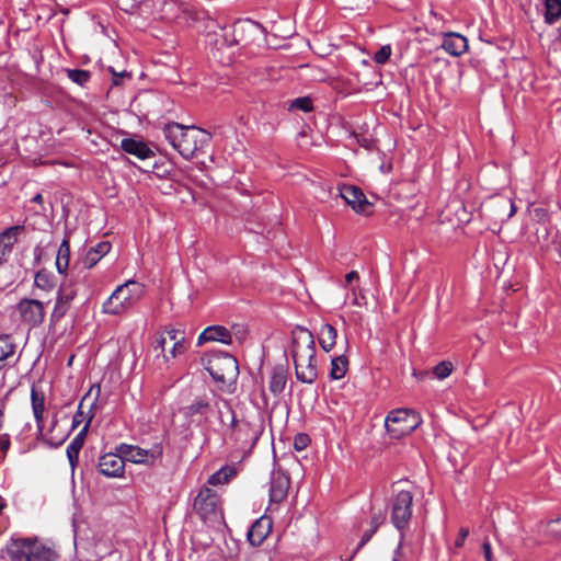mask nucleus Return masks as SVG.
Instances as JSON below:
<instances>
[{
  "label": "nucleus",
  "mask_w": 561,
  "mask_h": 561,
  "mask_svg": "<svg viewBox=\"0 0 561 561\" xmlns=\"http://www.w3.org/2000/svg\"><path fill=\"white\" fill-rule=\"evenodd\" d=\"M83 400H84V398L81 400L78 411L72 417L71 430H75L76 427H78L83 421V412L81 411V408L83 405Z\"/></svg>",
  "instance_id": "37998d69"
},
{
  "label": "nucleus",
  "mask_w": 561,
  "mask_h": 561,
  "mask_svg": "<svg viewBox=\"0 0 561 561\" xmlns=\"http://www.w3.org/2000/svg\"><path fill=\"white\" fill-rule=\"evenodd\" d=\"M390 520L392 525L401 533V540L393 552L392 561H399L402 556V540L404 531L409 528L413 512V493L411 491L398 492L390 504Z\"/></svg>",
  "instance_id": "20e7f679"
},
{
  "label": "nucleus",
  "mask_w": 561,
  "mask_h": 561,
  "mask_svg": "<svg viewBox=\"0 0 561 561\" xmlns=\"http://www.w3.org/2000/svg\"><path fill=\"white\" fill-rule=\"evenodd\" d=\"M93 415H90L84 426L81 428V431L73 437L71 443L67 447V458L69 460V463L72 468L78 463L79 460V454L84 445V440L90 427V424L92 422Z\"/></svg>",
  "instance_id": "4be33fe9"
},
{
  "label": "nucleus",
  "mask_w": 561,
  "mask_h": 561,
  "mask_svg": "<svg viewBox=\"0 0 561 561\" xmlns=\"http://www.w3.org/2000/svg\"><path fill=\"white\" fill-rule=\"evenodd\" d=\"M391 56V47L390 45H385L380 47L374 55V61L378 65L386 64Z\"/></svg>",
  "instance_id": "4c0bfd02"
},
{
  "label": "nucleus",
  "mask_w": 561,
  "mask_h": 561,
  "mask_svg": "<svg viewBox=\"0 0 561 561\" xmlns=\"http://www.w3.org/2000/svg\"><path fill=\"white\" fill-rule=\"evenodd\" d=\"M310 444V437L308 434L299 433L294 438V448L297 451H301L308 447Z\"/></svg>",
  "instance_id": "ea45409f"
},
{
  "label": "nucleus",
  "mask_w": 561,
  "mask_h": 561,
  "mask_svg": "<svg viewBox=\"0 0 561 561\" xmlns=\"http://www.w3.org/2000/svg\"><path fill=\"white\" fill-rule=\"evenodd\" d=\"M290 486L289 476L282 471H273L270 480V502L272 504L282 503L288 494Z\"/></svg>",
  "instance_id": "2eb2a0df"
},
{
  "label": "nucleus",
  "mask_w": 561,
  "mask_h": 561,
  "mask_svg": "<svg viewBox=\"0 0 561 561\" xmlns=\"http://www.w3.org/2000/svg\"><path fill=\"white\" fill-rule=\"evenodd\" d=\"M179 333H180L179 330L168 329L163 335L167 336V339H169L170 341L175 342V341H179L178 340Z\"/></svg>",
  "instance_id": "3c124183"
},
{
  "label": "nucleus",
  "mask_w": 561,
  "mask_h": 561,
  "mask_svg": "<svg viewBox=\"0 0 561 561\" xmlns=\"http://www.w3.org/2000/svg\"><path fill=\"white\" fill-rule=\"evenodd\" d=\"M113 72V84L118 85L121 83V79L125 76V72L117 73L115 71Z\"/></svg>",
  "instance_id": "6e6d98bb"
},
{
  "label": "nucleus",
  "mask_w": 561,
  "mask_h": 561,
  "mask_svg": "<svg viewBox=\"0 0 561 561\" xmlns=\"http://www.w3.org/2000/svg\"><path fill=\"white\" fill-rule=\"evenodd\" d=\"M67 437H68V434L62 436V437H60V438H58V439L57 438H53V437L45 438L44 442H45V444H47L51 448H58L59 446H61L65 443Z\"/></svg>",
  "instance_id": "49530a36"
},
{
  "label": "nucleus",
  "mask_w": 561,
  "mask_h": 561,
  "mask_svg": "<svg viewBox=\"0 0 561 561\" xmlns=\"http://www.w3.org/2000/svg\"><path fill=\"white\" fill-rule=\"evenodd\" d=\"M210 410L209 399L207 397H198L191 404L183 408V414L185 417L191 419L193 423L202 424L207 420Z\"/></svg>",
  "instance_id": "a211bd4d"
},
{
  "label": "nucleus",
  "mask_w": 561,
  "mask_h": 561,
  "mask_svg": "<svg viewBox=\"0 0 561 561\" xmlns=\"http://www.w3.org/2000/svg\"><path fill=\"white\" fill-rule=\"evenodd\" d=\"M248 229L252 232H255V233H263V230H257V229H254V228H251V227H248Z\"/></svg>",
  "instance_id": "680f3d73"
},
{
  "label": "nucleus",
  "mask_w": 561,
  "mask_h": 561,
  "mask_svg": "<svg viewBox=\"0 0 561 561\" xmlns=\"http://www.w3.org/2000/svg\"><path fill=\"white\" fill-rule=\"evenodd\" d=\"M313 108L312 99L310 96H300L291 101L289 111L310 112Z\"/></svg>",
  "instance_id": "c9c22d12"
},
{
  "label": "nucleus",
  "mask_w": 561,
  "mask_h": 561,
  "mask_svg": "<svg viewBox=\"0 0 561 561\" xmlns=\"http://www.w3.org/2000/svg\"><path fill=\"white\" fill-rule=\"evenodd\" d=\"M112 245L108 241H101L95 247H91L82 259L84 268H92L98 262L106 255Z\"/></svg>",
  "instance_id": "393cba45"
},
{
  "label": "nucleus",
  "mask_w": 561,
  "mask_h": 561,
  "mask_svg": "<svg viewBox=\"0 0 561 561\" xmlns=\"http://www.w3.org/2000/svg\"><path fill=\"white\" fill-rule=\"evenodd\" d=\"M482 551H483L485 561H492V548L488 540L482 543Z\"/></svg>",
  "instance_id": "09e8293b"
},
{
  "label": "nucleus",
  "mask_w": 561,
  "mask_h": 561,
  "mask_svg": "<svg viewBox=\"0 0 561 561\" xmlns=\"http://www.w3.org/2000/svg\"><path fill=\"white\" fill-rule=\"evenodd\" d=\"M316 342L313 334L308 329L297 325L291 332V357L293 360L307 358L316 354Z\"/></svg>",
  "instance_id": "9d476101"
},
{
  "label": "nucleus",
  "mask_w": 561,
  "mask_h": 561,
  "mask_svg": "<svg viewBox=\"0 0 561 561\" xmlns=\"http://www.w3.org/2000/svg\"><path fill=\"white\" fill-rule=\"evenodd\" d=\"M533 216H534L535 220H537V222L539 225L543 226V229L547 232L548 228H547L546 224L549 221V213H548V210L546 208H543V207H536L533 210Z\"/></svg>",
  "instance_id": "58836bf2"
},
{
  "label": "nucleus",
  "mask_w": 561,
  "mask_h": 561,
  "mask_svg": "<svg viewBox=\"0 0 561 561\" xmlns=\"http://www.w3.org/2000/svg\"><path fill=\"white\" fill-rule=\"evenodd\" d=\"M510 206H511V211H510V217L513 216L516 211V206L514 205V203H510Z\"/></svg>",
  "instance_id": "052dcab7"
},
{
  "label": "nucleus",
  "mask_w": 561,
  "mask_h": 561,
  "mask_svg": "<svg viewBox=\"0 0 561 561\" xmlns=\"http://www.w3.org/2000/svg\"><path fill=\"white\" fill-rule=\"evenodd\" d=\"M287 382V373L286 369L283 366H276L273 369L270 382H268V389L274 396H279L286 386Z\"/></svg>",
  "instance_id": "cd10ccee"
},
{
  "label": "nucleus",
  "mask_w": 561,
  "mask_h": 561,
  "mask_svg": "<svg viewBox=\"0 0 561 561\" xmlns=\"http://www.w3.org/2000/svg\"><path fill=\"white\" fill-rule=\"evenodd\" d=\"M121 148L129 154H133L141 160H146L154 156L153 151L141 140L134 138H124L121 142Z\"/></svg>",
  "instance_id": "b1692460"
},
{
  "label": "nucleus",
  "mask_w": 561,
  "mask_h": 561,
  "mask_svg": "<svg viewBox=\"0 0 561 561\" xmlns=\"http://www.w3.org/2000/svg\"><path fill=\"white\" fill-rule=\"evenodd\" d=\"M185 352V345L183 343V337L180 341H175L173 343V346L171 348V356L176 357L179 354H182Z\"/></svg>",
  "instance_id": "a18cd8bd"
},
{
  "label": "nucleus",
  "mask_w": 561,
  "mask_h": 561,
  "mask_svg": "<svg viewBox=\"0 0 561 561\" xmlns=\"http://www.w3.org/2000/svg\"><path fill=\"white\" fill-rule=\"evenodd\" d=\"M234 474V471L228 467L221 468L208 478V483L211 485L224 484Z\"/></svg>",
  "instance_id": "f704fd0d"
},
{
  "label": "nucleus",
  "mask_w": 561,
  "mask_h": 561,
  "mask_svg": "<svg viewBox=\"0 0 561 561\" xmlns=\"http://www.w3.org/2000/svg\"><path fill=\"white\" fill-rule=\"evenodd\" d=\"M2 415H3V412H2V410H0V419L2 417Z\"/></svg>",
  "instance_id": "0e129e2a"
},
{
  "label": "nucleus",
  "mask_w": 561,
  "mask_h": 561,
  "mask_svg": "<svg viewBox=\"0 0 561 561\" xmlns=\"http://www.w3.org/2000/svg\"><path fill=\"white\" fill-rule=\"evenodd\" d=\"M145 294V286L136 280H127L119 285L103 304V312L107 314H121L130 308Z\"/></svg>",
  "instance_id": "39448f33"
},
{
  "label": "nucleus",
  "mask_w": 561,
  "mask_h": 561,
  "mask_svg": "<svg viewBox=\"0 0 561 561\" xmlns=\"http://www.w3.org/2000/svg\"><path fill=\"white\" fill-rule=\"evenodd\" d=\"M336 337L337 331L333 325L329 323L321 325L318 334V341L324 352H330L334 347Z\"/></svg>",
  "instance_id": "a878e982"
},
{
  "label": "nucleus",
  "mask_w": 561,
  "mask_h": 561,
  "mask_svg": "<svg viewBox=\"0 0 561 561\" xmlns=\"http://www.w3.org/2000/svg\"><path fill=\"white\" fill-rule=\"evenodd\" d=\"M561 18V0H545V23L552 25Z\"/></svg>",
  "instance_id": "2f4dec72"
},
{
  "label": "nucleus",
  "mask_w": 561,
  "mask_h": 561,
  "mask_svg": "<svg viewBox=\"0 0 561 561\" xmlns=\"http://www.w3.org/2000/svg\"><path fill=\"white\" fill-rule=\"evenodd\" d=\"M70 262V242L65 238L58 249L56 257V268L59 274H65L69 267Z\"/></svg>",
  "instance_id": "c756f323"
},
{
  "label": "nucleus",
  "mask_w": 561,
  "mask_h": 561,
  "mask_svg": "<svg viewBox=\"0 0 561 561\" xmlns=\"http://www.w3.org/2000/svg\"><path fill=\"white\" fill-rule=\"evenodd\" d=\"M163 134L170 145L184 158L192 159L195 153L207 146L210 133L196 126H184L171 122L164 125Z\"/></svg>",
  "instance_id": "f257e3e1"
},
{
  "label": "nucleus",
  "mask_w": 561,
  "mask_h": 561,
  "mask_svg": "<svg viewBox=\"0 0 561 561\" xmlns=\"http://www.w3.org/2000/svg\"><path fill=\"white\" fill-rule=\"evenodd\" d=\"M353 137L355 138L356 142L365 149L370 150L375 146L374 139L366 135L353 133Z\"/></svg>",
  "instance_id": "a19ab883"
},
{
  "label": "nucleus",
  "mask_w": 561,
  "mask_h": 561,
  "mask_svg": "<svg viewBox=\"0 0 561 561\" xmlns=\"http://www.w3.org/2000/svg\"><path fill=\"white\" fill-rule=\"evenodd\" d=\"M165 344H167V336H164L163 334L160 335L158 339H157V345H156V350L160 348V351L163 353L164 350H165Z\"/></svg>",
  "instance_id": "864d4df0"
},
{
  "label": "nucleus",
  "mask_w": 561,
  "mask_h": 561,
  "mask_svg": "<svg viewBox=\"0 0 561 561\" xmlns=\"http://www.w3.org/2000/svg\"><path fill=\"white\" fill-rule=\"evenodd\" d=\"M121 453L124 461H130L137 465H152L156 459L160 458L163 454L161 444H154L150 449H144L136 445L121 443L115 448Z\"/></svg>",
  "instance_id": "0eeeda50"
},
{
  "label": "nucleus",
  "mask_w": 561,
  "mask_h": 561,
  "mask_svg": "<svg viewBox=\"0 0 561 561\" xmlns=\"http://www.w3.org/2000/svg\"><path fill=\"white\" fill-rule=\"evenodd\" d=\"M15 344L8 334L0 335V362L5 360L14 354Z\"/></svg>",
  "instance_id": "473e14b6"
},
{
  "label": "nucleus",
  "mask_w": 561,
  "mask_h": 561,
  "mask_svg": "<svg viewBox=\"0 0 561 561\" xmlns=\"http://www.w3.org/2000/svg\"><path fill=\"white\" fill-rule=\"evenodd\" d=\"M11 561H56L57 551L38 537H11L5 546Z\"/></svg>",
  "instance_id": "7ed1b4c3"
},
{
  "label": "nucleus",
  "mask_w": 561,
  "mask_h": 561,
  "mask_svg": "<svg viewBox=\"0 0 561 561\" xmlns=\"http://www.w3.org/2000/svg\"><path fill=\"white\" fill-rule=\"evenodd\" d=\"M67 77L80 87L85 85L91 79V72L82 69H66Z\"/></svg>",
  "instance_id": "72a5a7b5"
},
{
  "label": "nucleus",
  "mask_w": 561,
  "mask_h": 561,
  "mask_svg": "<svg viewBox=\"0 0 561 561\" xmlns=\"http://www.w3.org/2000/svg\"><path fill=\"white\" fill-rule=\"evenodd\" d=\"M353 305L355 306H363L365 302V296L359 294L357 295L355 293V289L353 288V301H352Z\"/></svg>",
  "instance_id": "8fccbe9b"
},
{
  "label": "nucleus",
  "mask_w": 561,
  "mask_h": 561,
  "mask_svg": "<svg viewBox=\"0 0 561 561\" xmlns=\"http://www.w3.org/2000/svg\"><path fill=\"white\" fill-rule=\"evenodd\" d=\"M260 434L261 431L250 423H243L239 425L234 431L236 440L240 442L244 447L248 446L249 450L255 446Z\"/></svg>",
  "instance_id": "5701e85b"
},
{
  "label": "nucleus",
  "mask_w": 561,
  "mask_h": 561,
  "mask_svg": "<svg viewBox=\"0 0 561 561\" xmlns=\"http://www.w3.org/2000/svg\"><path fill=\"white\" fill-rule=\"evenodd\" d=\"M7 506V503L4 501V499L0 495V513L2 512V510Z\"/></svg>",
  "instance_id": "bf43d9fd"
},
{
  "label": "nucleus",
  "mask_w": 561,
  "mask_h": 561,
  "mask_svg": "<svg viewBox=\"0 0 561 561\" xmlns=\"http://www.w3.org/2000/svg\"><path fill=\"white\" fill-rule=\"evenodd\" d=\"M359 278V275L356 271H351L345 276V282L347 285H352L354 280H357Z\"/></svg>",
  "instance_id": "603ef678"
},
{
  "label": "nucleus",
  "mask_w": 561,
  "mask_h": 561,
  "mask_svg": "<svg viewBox=\"0 0 561 561\" xmlns=\"http://www.w3.org/2000/svg\"><path fill=\"white\" fill-rule=\"evenodd\" d=\"M99 471L107 478H121L125 472V461L121 453H107L100 457Z\"/></svg>",
  "instance_id": "ddd939ff"
},
{
  "label": "nucleus",
  "mask_w": 561,
  "mask_h": 561,
  "mask_svg": "<svg viewBox=\"0 0 561 561\" xmlns=\"http://www.w3.org/2000/svg\"><path fill=\"white\" fill-rule=\"evenodd\" d=\"M34 286L43 291L49 293L56 286V277L51 272L42 268L36 272L34 276Z\"/></svg>",
  "instance_id": "c85d7f7f"
},
{
  "label": "nucleus",
  "mask_w": 561,
  "mask_h": 561,
  "mask_svg": "<svg viewBox=\"0 0 561 561\" xmlns=\"http://www.w3.org/2000/svg\"><path fill=\"white\" fill-rule=\"evenodd\" d=\"M202 365L222 391L232 393L239 376V364L234 356L225 352H206Z\"/></svg>",
  "instance_id": "f03ea898"
},
{
  "label": "nucleus",
  "mask_w": 561,
  "mask_h": 561,
  "mask_svg": "<svg viewBox=\"0 0 561 561\" xmlns=\"http://www.w3.org/2000/svg\"><path fill=\"white\" fill-rule=\"evenodd\" d=\"M421 423V415L409 409L392 410L385 420L387 432L397 438L410 434Z\"/></svg>",
  "instance_id": "423d86ee"
},
{
  "label": "nucleus",
  "mask_w": 561,
  "mask_h": 561,
  "mask_svg": "<svg viewBox=\"0 0 561 561\" xmlns=\"http://www.w3.org/2000/svg\"><path fill=\"white\" fill-rule=\"evenodd\" d=\"M260 27V23L251 20L238 21L232 26L231 38L229 37V33L224 30V34H221L219 38L216 39V44L219 47H230L240 44L245 45L251 42V35L254 34Z\"/></svg>",
  "instance_id": "6e6552de"
},
{
  "label": "nucleus",
  "mask_w": 561,
  "mask_h": 561,
  "mask_svg": "<svg viewBox=\"0 0 561 561\" xmlns=\"http://www.w3.org/2000/svg\"><path fill=\"white\" fill-rule=\"evenodd\" d=\"M272 529V522L267 517L256 519L249 528L247 537L253 547H259L268 536Z\"/></svg>",
  "instance_id": "aec40b11"
},
{
  "label": "nucleus",
  "mask_w": 561,
  "mask_h": 561,
  "mask_svg": "<svg viewBox=\"0 0 561 561\" xmlns=\"http://www.w3.org/2000/svg\"><path fill=\"white\" fill-rule=\"evenodd\" d=\"M23 226H12L0 233V267L5 264L18 242L19 234L23 231Z\"/></svg>",
  "instance_id": "f3484780"
},
{
  "label": "nucleus",
  "mask_w": 561,
  "mask_h": 561,
  "mask_svg": "<svg viewBox=\"0 0 561 561\" xmlns=\"http://www.w3.org/2000/svg\"><path fill=\"white\" fill-rule=\"evenodd\" d=\"M207 342H220L230 345L232 343V333L222 325H209L199 334L197 345H203Z\"/></svg>",
  "instance_id": "6ab92c4d"
},
{
  "label": "nucleus",
  "mask_w": 561,
  "mask_h": 561,
  "mask_svg": "<svg viewBox=\"0 0 561 561\" xmlns=\"http://www.w3.org/2000/svg\"><path fill=\"white\" fill-rule=\"evenodd\" d=\"M77 297V289L70 283L59 286L56 295L55 306L49 317V327H56L70 310L73 299Z\"/></svg>",
  "instance_id": "1a4fd4ad"
},
{
  "label": "nucleus",
  "mask_w": 561,
  "mask_h": 561,
  "mask_svg": "<svg viewBox=\"0 0 561 561\" xmlns=\"http://www.w3.org/2000/svg\"><path fill=\"white\" fill-rule=\"evenodd\" d=\"M21 320L31 328L39 327L45 319V306L38 299L23 298L16 304Z\"/></svg>",
  "instance_id": "f8f14e48"
},
{
  "label": "nucleus",
  "mask_w": 561,
  "mask_h": 561,
  "mask_svg": "<svg viewBox=\"0 0 561 561\" xmlns=\"http://www.w3.org/2000/svg\"><path fill=\"white\" fill-rule=\"evenodd\" d=\"M383 517L381 515H374L370 519V529H374L376 533L379 526L382 524Z\"/></svg>",
  "instance_id": "de8ad7c7"
},
{
  "label": "nucleus",
  "mask_w": 561,
  "mask_h": 561,
  "mask_svg": "<svg viewBox=\"0 0 561 561\" xmlns=\"http://www.w3.org/2000/svg\"><path fill=\"white\" fill-rule=\"evenodd\" d=\"M451 371L453 364L447 360L438 363L433 369V374L440 380L447 378L451 374Z\"/></svg>",
  "instance_id": "e433bc0d"
},
{
  "label": "nucleus",
  "mask_w": 561,
  "mask_h": 561,
  "mask_svg": "<svg viewBox=\"0 0 561 561\" xmlns=\"http://www.w3.org/2000/svg\"><path fill=\"white\" fill-rule=\"evenodd\" d=\"M340 195L356 213L368 214L371 204L359 187L344 184L340 187Z\"/></svg>",
  "instance_id": "4468645a"
},
{
  "label": "nucleus",
  "mask_w": 561,
  "mask_h": 561,
  "mask_svg": "<svg viewBox=\"0 0 561 561\" xmlns=\"http://www.w3.org/2000/svg\"><path fill=\"white\" fill-rule=\"evenodd\" d=\"M442 47L449 55L459 57L468 50V39L459 33H445Z\"/></svg>",
  "instance_id": "412c9836"
},
{
  "label": "nucleus",
  "mask_w": 561,
  "mask_h": 561,
  "mask_svg": "<svg viewBox=\"0 0 561 561\" xmlns=\"http://www.w3.org/2000/svg\"><path fill=\"white\" fill-rule=\"evenodd\" d=\"M31 401H32V409L36 422V426L39 433L43 432L44 428V410H45V403H44V396L43 393L36 391L34 388L31 391Z\"/></svg>",
  "instance_id": "bb28decb"
},
{
  "label": "nucleus",
  "mask_w": 561,
  "mask_h": 561,
  "mask_svg": "<svg viewBox=\"0 0 561 561\" xmlns=\"http://www.w3.org/2000/svg\"><path fill=\"white\" fill-rule=\"evenodd\" d=\"M10 447V439L5 437H0V449L7 451Z\"/></svg>",
  "instance_id": "5fc2aeb1"
},
{
  "label": "nucleus",
  "mask_w": 561,
  "mask_h": 561,
  "mask_svg": "<svg viewBox=\"0 0 561 561\" xmlns=\"http://www.w3.org/2000/svg\"><path fill=\"white\" fill-rule=\"evenodd\" d=\"M558 41L561 43V25L558 27Z\"/></svg>",
  "instance_id": "e2e57ef3"
},
{
  "label": "nucleus",
  "mask_w": 561,
  "mask_h": 561,
  "mask_svg": "<svg viewBox=\"0 0 561 561\" xmlns=\"http://www.w3.org/2000/svg\"><path fill=\"white\" fill-rule=\"evenodd\" d=\"M376 534V531L374 529H367L363 536H362V539L355 550L354 553H356L358 550H360L371 538L373 536Z\"/></svg>",
  "instance_id": "c03bdc74"
},
{
  "label": "nucleus",
  "mask_w": 561,
  "mask_h": 561,
  "mask_svg": "<svg viewBox=\"0 0 561 561\" xmlns=\"http://www.w3.org/2000/svg\"><path fill=\"white\" fill-rule=\"evenodd\" d=\"M468 536H469V528L468 527H461L459 529L458 537L455 540V548H457V549L462 548Z\"/></svg>",
  "instance_id": "79ce46f5"
},
{
  "label": "nucleus",
  "mask_w": 561,
  "mask_h": 561,
  "mask_svg": "<svg viewBox=\"0 0 561 561\" xmlns=\"http://www.w3.org/2000/svg\"><path fill=\"white\" fill-rule=\"evenodd\" d=\"M348 369V359L345 355L335 356L331 359L330 378L339 380L345 376Z\"/></svg>",
  "instance_id": "7c9ffc66"
},
{
  "label": "nucleus",
  "mask_w": 561,
  "mask_h": 561,
  "mask_svg": "<svg viewBox=\"0 0 561 561\" xmlns=\"http://www.w3.org/2000/svg\"><path fill=\"white\" fill-rule=\"evenodd\" d=\"M32 202H33V203H36V204H39V205H43V203H44L43 195H42L41 193L36 194V195L32 198Z\"/></svg>",
  "instance_id": "4d7b16f0"
},
{
  "label": "nucleus",
  "mask_w": 561,
  "mask_h": 561,
  "mask_svg": "<svg viewBox=\"0 0 561 561\" xmlns=\"http://www.w3.org/2000/svg\"><path fill=\"white\" fill-rule=\"evenodd\" d=\"M295 374L297 380L304 383L311 385L318 378V368L316 362V354L308 355L307 358H299L294 360Z\"/></svg>",
  "instance_id": "dca6fc26"
},
{
  "label": "nucleus",
  "mask_w": 561,
  "mask_h": 561,
  "mask_svg": "<svg viewBox=\"0 0 561 561\" xmlns=\"http://www.w3.org/2000/svg\"><path fill=\"white\" fill-rule=\"evenodd\" d=\"M243 334H244V331H242V330H241V329H239V328H238V329L236 330V332H234V335H236V337L238 339V341H239V342H241V341H242V339H243Z\"/></svg>",
  "instance_id": "13d9d810"
},
{
  "label": "nucleus",
  "mask_w": 561,
  "mask_h": 561,
  "mask_svg": "<svg viewBox=\"0 0 561 561\" xmlns=\"http://www.w3.org/2000/svg\"><path fill=\"white\" fill-rule=\"evenodd\" d=\"M219 496L209 488L202 489L194 500V511L203 520L216 518L219 515Z\"/></svg>",
  "instance_id": "9b49d317"
}]
</instances>
